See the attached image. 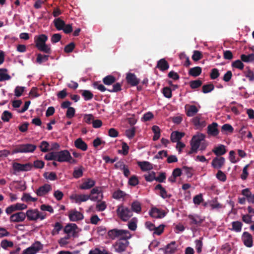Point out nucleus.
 Returning a JSON list of instances; mask_svg holds the SVG:
<instances>
[{
	"label": "nucleus",
	"mask_w": 254,
	"mask_h": 254,
	"mask_svg": "<svg viewBox=\"0 0 254 254\" xmlns=\"http://www.w3.org/2000/svg\"><path fill=\"white\" fill-rule=\"evenodd\" d=\"M75 48V44L71 42L64 47V51L66 53H69L72 52Z\"/></svg>",
	"instance_id": "0e129e2a"
},
{
	"label": "nucleus",
	"mask_w": 254,
	"mask_h": 254,
	"mask_svg": "<svg viewBox=\"0 0 254 254\" xmlns=\"http://www.w3.org/2000/svg\"><path fill=\"white\" fill-rule=\"evenodd\" d=\"M137 219L134 217L132 218L128 223V227L131 231H135L137 228Z\"/></svg>",
	"instance_id": "79ce46f5"
},
{
	"label": "nucleus",
	"mask_w": 254,
	"mask_h": 254,
	"mask_svg": "<svg viewBox=\"0 0 254 254\" xmlns=\"http://www.w3.org/2000/svg\"><path fill=\"white\" fill-rule=\"evenodd\" d=\"M127 194L124 191L118 189L117 190L114 191L112 194V197L114 199L119 200L122 198H124Z\"/></svg>",
	"instance_id": "c85d7f7f"
},
{
	"label": "nucleus",
	"mask_w": 254,
	"mask_h": 254,
	"mask_svg": "<svg viewBox=\"0 0 254 254\" xmlns=\"http://www.w3.org/2000/svg\"><path fill=\"white\" fill-rule=\"evenodd\" d=\"M220 75L219 70L217 68H213L210 72V78L211 79H215L217 78Z\"/></svg>",
	"instance_id": "774afa93"
},
{
	"label": "nucleus",
	"mask_w": 254,
	"mask_h": 254,
	"mask_svg": "<svg viewBox=\"0 0 254 254\" xmlns=\"http://www.w3.org/2000/svg\"><path fill=\"white\" fill-rule=\"evenodd\" d=\"M139 183V181H138V178L137 177V176H135V175H133L129 179V180H128V184L130 185V186H136Z\"/></svg>",
	"instance_id": "4d7b16f0"
},
{
	"label": "nucleus",
	"mask_w": 254,
	"mask_h": 254,
	"mask_svg": "<svg viewBox=\"0 0 254 254\" xmlns=\"http://www.w3.org/2000/svg\"><path fill=\"white\" fill-rule=\"evenodd\" d=\"M202 84V82L199 80H192L190 82V85L191 88L196 89L199 87Z\"/></svg>",
	"instance_id": "3c124183"
},
{
	"label": "nucleus",
	"mask_w": 254,
	"mask_h": 254,
	"mask_svg": "<svg viewBox=\"0 0 254 254\" xmlns=\"http://www.w3.org/2000/svg\"><path fill=\"white\" fill-rule=\"evenodd\" d=\"M82 96L86 101L90 100L93 97V94L89 90H84L82 93Z\"/></svg>",
	"instance_id": "5fc2aeb1"
},
{
	"label": "nucleus",
	"mask_w": 254,
	"mask_h": 254,
	"mask_svg": "<svg viewBox=\"0 0 254 254\" xmlns=\"http://www.w3.org/2000/svg\"><path fill=\"white\" fill-rule=\"evenodd\" d=\"M212 151L217 156H220L227 152L226 147L224 145L219 144L214 147Z\"/></svg>",
	"instance_id": "412c9836"
},
{
	"label": "nucleus",
	"mask_w": 254,
	"mask_h": 254,
	"mask_svg": "<svg viewBox=\"0 0 254 254\" xmlns=\"http://www.w3.org/2000/svg\"><path fill=\"white\" fill-rule=\"evenodd\" d=\"M233 130L232 126L228 124L223 125L221 127V131L224 133H232Z\"/></svg>",
	"instance_id": "58836bf2"
},
{
	"label": "nucleus",
	"mask_w": 254,
	"mask_h": 254,
	"mask_svg": "<svg viewBox=\"0 0 254 254\" xmlns=\"http://www.w3.org/2000/svg\"><path fill=\"white\" fill-rule=\"evenodd\" d=\"M36 147V145L29 143L19 144L13 150V153L33 152Z\"/></svg>",
	"instance_id": "20e7f679"
},
{
	"label": "nucleus",
	"mask_w": 254,
	"mask_h": 254,
	"mask_svg": "<svg viewBox=\"0 0 254 254\" xmlns=\"http://www.w3.org/2000/svg\"><path fill=\"white\" fill-rule=\"evenodd\" d=\"M165 226L163 224L160 225L158 227L155 226L153 234L160 235L164 231Z\"/></svg>",
	"instance_id": "680f3d73"
},
{
	"label": "nucleus",
	"mask_w": 254,
	"mask_h": 254,
	"mask_svg": "<svg viewBox=\"0 0 254 254\" xmlns=\"http://www.w3.org/2000/svg\"><path fill=\"white\" fill-rule=\"evenodd\" d=\"M225 159L223 157H215L211 162V165L214 169H220L225 164Z\"/></svg>",
	"instance_id": "ddd939ff"
},
{
	"label": "nucleus",
	"mask_w": 254,
	"mask_h": 254,
	"mask_svg": "<svg viewBox=\"0 0 254 254\" xmlns=\"http://www.w3.org/2000/svg\"><path fill=\"white\" fill-rule=\"evenodd\" d=\"M21 200L25 202H35L37 200V198L32 197V196H30V195L29 193H24L23 194V196L21 198Z\"/></svg>",
	"instance_id": "de8ad7c7"
},
{
	"label": "nucleus",
	"mask_w": 254,
	"mask_h": 254,
	"mask_svg": "<svg viewBox=\"0 0 254 254\" xmlns=\"http://www.w3.org/2000/svg\"><path fill=\"white\" fill-rule=\"evenodd\" d=\"M155 190H160V195L163 198H170L171 195L168 194L166 190L160 184H158L155 187Z\"/></svg>",
	"instance_id": "bb28decb"
},
{
	"label": "nucleus",
	"mask_w": 254,
	"mask_h": 254,
	"mask_svg": "<svg viewBox=\"0 0 254 254\" xmlns=\"http://www.w3.org/2000/svg\"><path fill=\"white\" fill-rule=\"evenodd\" d=\"M116 212L118 216L124 222L127 221L132 216L131 209L123 205H118Z\"/></svg>",
	"instance_id": "f03ea898"
},
{
	"label": "nucleus",
	"mask_w": 254,
	"mask_h": 254,
	"mask_svg": "<svg viewBox=\"0 0 254 254\" xmlns=\"http://www.w3.org/2000/svg\"><path fill=\"white\" fill-rule=\"evenodd\" d=\"M128 235H130L128 231L118 229H113L108 232V237L112 240L125 237V236H127Z\"/></svg>",
	"instance_id": "39448f33"
},
{
	"label": "nucleus",
	"mask_w": 254,
	"mask_h": 254,
	"mask_svg": "<svg viewBox=\"0 0 254 254\" xmlns=\"http://www.w3.org/2000/svg\"><path fill=\"white\" fill-rule=\"evenodd\" d=\"M43 176L45 179L51 181H55L58 179L56 173L53 172L50 173L46 172L44 174Z\"/></svg>",
	"instance_id": "c03bdc74"
},
{
	"label": "nucleus",
	"mask_w": 254,
	"mask_h": 254,
	"mask_svg": "<svg viewBox=\"0 0 254 254\" xmlns=\"http://www.w3.org/2000/svg\"><path fill=\"white\" fill-rule=\"evenodd\" d=\"M242 239L244 244L247 247L251 248L253 246V241L252 236L248 232H244L243 234Z\"/></svg>",
	"instance_id": "4468645a"
},
{
	"label": "nucleus",
	"mask_w": 254,
	"mask_h": 254,
	"mask_svg": "<svg viewBox=\"0 0 254 254\" xmlns=\"http://www.w3.org/2000/svg\"><path fill=\"white\" fill-rule=\"evenodd\" d=\"M83 167L80 166L78 169H75L73 172V176L76 179L79 178L83 176Z\"/></svg>",
	"instance_id": "a18cd8bd"
},
{
	"label": "nucleus",
	"mask_w": 254,
	"mask_h": 254,
	"mask_svg": "<svg viewBox=\"0 0 254 254\" xmlns=\"http://www.w3.org/2000/svg\"><path fill=\"white\" fill-rule=\"evenodd\" d=\"M185 133L179 131H173L171 134V140L173 142H178L184 136Z\"/></svg>",
	"instance_id": "393cba45"
},
{
	"label": "nucleus",
	"mask_w": 254,
	"mask_h": 254,
	"mask_svg": "<svg viewBox=\"0 0 254 254\" xmlns=\"http://www.w3.org/2000/svg\"><path fill=\"white\" fill-rule=\"evenodd\" d=\"M241 60L245 63L252 62L254 61V54H251L248 55L242 54L241 55Z\"/></svg>",
	"instance_id": "c9c22d12"
},
{
	"label": "nucleus",
	"mask_w": 254,
	"mask_h": 254,
	"mask_svg": "<svg viewBox=\"0 0 254 254\" xmlns=\"http://www.w3.org/2000/svg\"><path fill=\"white\" fill-rule=\"evenodd\" d=\"M126 80L127 82L132 86H136L139 82V79L132 73H128L127 74Z\"/></svg>",
	"instance_id": "dca6fc26"
},
{
	"label": "nucleus",
	"mask_w": 254,
	"mask_h": 254,
	"mask_svg": "<svg viewBox=\"0 0 254 254\" xmlns=\"http://www.w3.org/2000/svg\"><path fill=\"white\" fill-rule=\"evenodd\" d=\"M52 190L51 185L48 184H45L44 185L40 187L36 191V193L38 196H43L48 193Z\"/></svg>",
	"instance_id": "2eb2a0df"
},
{
	"label": "nucleus",
	"mask_w": 254,
	"mask_h": 254,
	"mask_svg": "<svg viewBox=\"0 0 254 254\" xmlns=\"http://www.w3.org/2000/svg\"><path fill=\"white\" fill-rule=\"evenodd\" d=\"M132 211L139 213L141 211V207L140 202L137 201H133L131 204Z\"/></svg>",
	"instance_id": "ea45409f"
},
{
	"label": "nucleus",
	"mask_w": 254,
	"mask_h": 254,
	"mask_svg": "<svg viewBox=\"0 0 254 254\" xmlns=\"http://www.w3.org/2000/svg\"><path fill=\"white\" fill-rule=\"evenodd\" d=\"M107 90L110 92H117L121 90V84L117 82L114 84L112 89H108Z\"/></svg>",
	"instance_id": "bf43d9fd"
},
{
	"label": "nucleus",
	"mask_w": 254,
	"mask_h": 254,
	"mask_svg": "<svg viewBox=\"0 0 254 254\" xmlns=\"http://www.w3.org/2000/svg\"><path fill=\"white\" fill-rule=\"evenodd\" d=\"M49 56L46 55H42L41 54H38L37 55L36 62L39 64H41L42 63L47 61L49 59Z\"/></svg>",
	"instance_id": "37998d69"
},
{
	"label": "nucleus",
	"mask_w": 254,
	"mask_h": 254,
	"mask_svg": "<svg viewBox=\"0 0 254 254\" xmlns=\"http://www.w3.org/2000/svg\"><path fill=\"white\" fill-rule=\"evenodd\" d=\"M38 49L44 53H45L48 54H50L52 53V50L49 45H47L46 44L43 45L42 46H40Z\"/></svg>",
	"instance_id": "864d4df0"
},
{
	"label": "nucleus",
	"mask_w": 254,
	"mask_h": 254,
	"mask_svg": "<svg viewBox=\"0 0 254 254\" xmlns=\"http://www.w3.org/2000/svg\"><path fill=\"white\" fill-rule=\"evenodd\" d=\"M71 158V156L67 150H61L57 152V161L60 162H67L69 159Z\"/></svg>",
	"instance_id": "0eeeda50"
},
{
	"label": "nucleus",
	"mask_w": 254,
	"mask_h": 254,
	"mask_svg": "<svg viewBox=\"0 0 254 254\" xmlns=\"http://www.w3.org/2000/svg\"><path fill=\"white\" fill-rule=\"evenodd\" d=\"M243 224L238 221H234L232 223V230L236 232H239L242 230Z\"/></svg>",
	"instance_id": "e433bc0d"
},
{
	"label": "nucleus",
	"mask_w": 254,
	"mask_h": 254,
	"mask_svg": "<svg viewBox=\"0 0 254 254\" xmlns=\"http://www.w3.org/2000/svg\"><path fill=\"white\" fill-rule=\"evenodd\" d=\"M74 146L82 151H86L88 148L87 144L81 138H78L75 140Z\"/></svg>",
	"instance_id": "5701e85b"
},
{
	"label": "nucleus",
	"mask_w": 254,
	"mask_h": 254,
	"mask_svg": "<svg viewBox=\"0 0 254 254\" xmlns=\"http://www.w3.org/2000/svg\"><path fill=\"white\" fill-rule=\"evenodd\" d=\"M26 218L25 213L22 211L12 214L9 218L10 221L14 223H19L23 222Z\"/></svg>",
	"instance_id": "9d476101"
},
{
	"label": "nucleus",
	"mask_w": 254,
	"mask_h": 254,
	"mask_svg": "<svg viewBox=\"0 0 254 254\" xmlns=\"http://www.w3.org/2000/svg\"><path fill=\"white\" fill-rule=\"evenodd\" d=\"M185 109L188 117H193L198 112L197 107L193 105L187 104L185 105Z\"/></svg>",
	"instance_id": "f3484780"
},
{
	"label": "nucleus",
	"mask_w": 254,
	"mask_h": 254,
	"mask_svg": "<svg viewBox=\"0 0 254 254\" xmlns=\"http://www.w3.org/2000/svg\"><path fill=\"white\" fill-rule=\"evenodd\" d=\"M177 250L176 243L175 241H172L168 244L165 248V253L166 254H174Z\"/></svg>",
	"instance_id": "a878e982"
},
{
	"label": "nucleus",
	"mask_w": 254,
	"mask_h": 254,
	"mask_svg": "<svg viewBox=\"0 0 254 254\" xmlns=\"http://www.w3.org/2000/svg\"><path fill=\"white\" fill-rule=\"evenodd\" d=\"M88 254H112L111 253L106 250L104 248H95L90 251Z\"/></svg>",
	"instance_id": "2f4dec72"
},
{
	"label": "nucleus",
	"mask_w": 254,
	"mask_h": 254,
	"mask_svg": "<svg viewBox=\"0 0 254 254\" xmlns=\"http://www.w3.org/2000/svg\"><path fill=\"white\" fill-rule=\"evenodd\" d=\"M163 94L164 96L167 98H170L172 96V90L170 88L168 87H165L163 88Z\"/></svg>",
	"instance_id": "e2e57ef3"
},
{
	"label": "nucleus",
	"mask_w": 254,
	"mask_h": 254,
	"mask_svg": "<svg viewBox=\"0 0 254 254\" xmlns=\"http://www.w3.org/2000/svg\"><path fill=\"white\" fill-rule=\"evenodd\" d=\"M232 66L233 67L242 70L244 68V64L241 60H237L232 63Z\"/></svg>",
	"instance_id": "603ef678"
},
{
	"label": "nucleus",
	"mask_w": 254,
	"mask_h": 254,
	"mask_svg": "<svg viewBox=\"0 0 254 254\" xmlns=\"http://www.w3.org/2000/svg\"><path fill=\"white\" fill-rule=\"evenodd\" d=\"M191 122L197 129L202 128L206 126V122L202 119L200 115L192 118Z\"/></svg>",
	"instance_id": "1a4fd4ad"
},
{
	"label": "nucleus",
	"mask_w": 254,
	"mask_h": 254,
	"mask_svg": "<svg viewBox=\"0 0 254 254\" xmlns=\"http://www.w3.org/2000/svg\"><path fill=\"white\" fill-rule=\"evenodd\" d=\"M188 217L191 220V223L192 224L197 225L203 222V220L200 219L198 216H194L192 215H189Z\"/></svg>",
	"instance_id": "49530a36"
},
{
	"label": "nucleus",
	"mask_w": 254,
	"mask_h": 254,
	"mask_svg": "<svg viewBox=\"0 0 254 254\" xmlns=\"http://www.w3.org/2000/svg\"><path fill=\"white\" fill-rule=\"evenodd\" d=\"M64 231L65 234H71L73 238L78 237V228L76 224L74 223H70L66 225Z\"/></svg>",
	"instance_id": "423d86ee"
},
{
	"label": "nucleus",
	"mask_w": 254,
	"mask_h": 254,
	"mask_svg": "<svg viewBox=\"0 0 254 254\" xmlns=\"http://www.w3.org/2000/svg\"><path fill=\"white\" fill-rule=\"evenodd\" d=\"M95 184V181L91 178H88L82 183L79 186V189L81 190H89L93 188Z\"/></svg>",
	"instance_id": "aec40b11"
},
{
	"label": "nucleus",
	"mask_w": 254,
	"mask_h": 254,
	"mask_svg": "<svg viewBox=\"0 0 254 254\" xmlns=\"http://www.w3.org/2000/svg\"><path fill=\"white\" fill-rule=\"evenodd\" d=\"M135 132V127H132L131 128L128 129L126 131V134L129 138H132L134 137Z\"/></svg>",
	"instance_id": "338daca9"
},
{
	"label": "nucleus",
	"mask_w": 254,
	"mask_h": 254,
	"mask_svg": "<svg viewBox=\"0 0 254 254\" xmlns=\"http://www.w3.org/2000/svg\"><path fill=\"white\" fill-rule=\"evenodd\" d=\"M152 130L154 133L153 140L156 141L160 137V129L159 127L157 126H153L152 127Z\"/></svg>",
	"instance_id": "473e14b6"
},
{
	"label": "nucleus",
	"mask_w": 254,
	"mask_h": 254,
	"mask_svg": "<svg viewBox=\"0 0 254 254\" xmlns=\"http://www.w3.org/2000/svg\"><path fill=\"white\" fill-rule=\"evenodd\" d=\"M24 87L19 86H16L14 90L15 95L18 97H20L22 94V93L24 91Z\"/></svg>",
	"instance_id": "69168bd1"
},
{
	"label": "nucleus",
	"mask_w": 254,
	"mask_h": 254,
	"mask_svg": "<svg viewBox=\"0 0 254 254\" xmlns=\"http://www.w3.org/2000/svg\"><path fill=\"white\" fill-rule=\"evenodd\" d=\"M131 235H128L127 236H125V237L120 238L113 245L112 247L114 248L115 251L118 253H121L126 251L127 248L129 245L128 239L130 238Z\"/></svg>",
	"instance_id": "f257e3e1"
},
{
	"label": "nucleus",
	"mask_w": 254,
	"mask_h": 254,
	"mask_svg": "<svg viewBox=\"0 0 254 254\" xmlns=\"http://www.w3.org/2000/svg\"><path fill=\"white\" fill-rule=\"evenodd\" d=\"M12 117V115L10 112L4 111L1 115V119L4 122H8Z\"/></svg>",
	"instance_id": "a19ab883"
},
{
	"label": "nucleus",
	"mask_w": 254,
	"mask_h": 254,
	"mask_svg": "<svg viewBox=\"0 0 254 254\" xmlns=\"http://www.w3.org/2000/svg\"><path fill=\"white\" fill-rule=\"evenodd\" d=\"M202 72V69L199 66H195L190 69L189 74L193 77L199 76Z\"/></svg>",
	"instance_id": "cd10ccee"
},
{
	"label": "nucleus",
	"mask_w": 254,
	"mask_h": 254,
	"mask_svg": "<svg viewBox=\"0 0 254 254\" xmlns=\"http://www.w3.org/2000/svg\"><path fill=\"white\" fill-rule=\"evenodd\" d=\"M0 245L3 249H6L8 247H12L13 243L11 241H9L7 240H3L1 241Z\"/></svg>",
	"instance_id": "6e6d98bb"
},
{
	"label": "nucleus",
	"mask_w": 254,
	"mask_h": 254,
	"mask_svg": "<svg viewBox=\"0 0 254 254\" xmlns=\"http://www.w3.org/2000/svg\"><path fill=\"white\" fill-rule=\"evenodd\" d=\"M70 198L74 199L76 203L80 204L81 202L86 201L89 199L90 195L74 194L71 195Z\"/></svg>",
	"instance_id": "6ab92c4d"
},
{
	"label": "nucleus",
	"mask_w": 254,
	"mask_h": 254,
	"mask_svg": "<svg viewBox=\"0 0 254 254\" xmlns=\"http://www.w3.org/2000/svg\"><path fill=\"white\" fill-rule=\"evenodd\" d=\"M116 78L113 75H108L103 79V83L107 85H110L116 81Z\"/></svg>",
	"instance_id": "72a5a7b5"
},
{
	"label": "nucleus",
	"mask_w": 254,
	"mask_h": 254,
	"mask_svg": "<svg viewBox=\"0 0 254 254\" xmlns=\"http://www.w3.org/2000/svg\"><path fill=\"white\" fill-rule=\"evenodd\" d=\"M218 126V124L215 122L209 125L207 127V133L213 136H217L219 132Z\"/></svg>",
	"instance_id": "a211bd4d"
},
{
	"label": "nucleus",
	"mask_w": 254,
	"mask_h": 254,
	"mask_svg": "<svg viewBox=\"0 0 254 254\" xmlns=\"http://www.w3.org/2000/svg\"><path fill=\"white\" fill-rule=\"evenodd\" d=\"M48 37L45 34L40 35L37 38H35V46L38 49L46 44Z\"/></svg>",
	"instance_id": "4be33fe9"
},
{
	"label": "nucleus",
	"mask_w": 254,
	"mask_h": 254,
	"mask_svg": "<svg viewBox=\"0 0 254 254\" xmlns=\"http://www.w3.org/2000/svg\"><path fill=\"white\" fill-rule=\"evenodd\" d=\"M69 219L71 221H77L83 219L82 213L77 211L76 209L71 210L69 211Z\"/></svg>",
	"instance_id": "9b49d317"
},
{
	"label": "nucleus",
	"mask_w": 254,
	"mask_h": 254,
	"mask_svg": "<svg viewBox=\"0 0 254 254\" xmlns=\"http://www.w3.org/2000/svg\"><path fill=\"white\" fill-rule=\"evenodd\" d=\"M214 89V86L212 83L204 84L202 86V91L203 93H208Z\"/></svg>",
	"instance_id": "4c0bfd02"
},
{
	"label": "nucleus",
	"mask_w": 254,
	"mask_h": 254,
	"mask_svg": "<svg viewBox=\"0 0 254 254\" xmlns=\"http://www.w3.org/2000/svg\"><path fill=\"white\" fill-rule=\"evenodd\" d=\"M166 212L156 207L152 208L149 211V215L154 218H162L166 215Z\"/></svg>",
	"instance_id": "f8f14e48"
},
{
	"label": "nucleus",
	"mask_w": 254,
	"mask_h": 254,
	"mask_svg": "<svg viewBox=\"0 0 254 254\" xmlns=\"http://www.w3.org/2000/svg\"><path fill=\"white\" fill-rule=\"evenodd\" d=\"M122 152L119 150V153H123L124 155H127L128 153L129 147L127 143L123 142L122 144Z\"/></svg>",
	"instance_id": "13d9d810"
},
{
	"label": "nucleus",
	"mask_w": 254,
	"mask_h": 254,
	"mask_svg": "<svg viewBox=\"0 0 254 254\" xmlns=\"http://www.w3.org/2000/svg\"><path fill=\"white\" fill-rule=\"evenodd\" d=\"M32 168V164L30 163L25 164L14 162L13 163V170L17 172L28 171Z\"/></svg>",
	"instance_id": "6e6552de"
},
{
	"label": "nucleus",
	"mask_w": 254,
	"mask_h": 254,
	"mask_svg": "<svg viewBox=\"0 0 254 254\" xmlns=\"http://www.w3.org/2000/svg\"><path fill=\"white\" fill-rule=\"evenodd\" d=\"M26 217L29 221H37L38 219L44 220L46 217V213L40 212L37 209H29L25 213Z\"/></svg>",
	"instance_id": "7ed1b4c3"
},
{
	"label": "nucleus",
	"mask_w": 254,
	"mask_h": 254,
	"mask_svg": "<svg viewBox=\"0 0 254 254\" xmlns=\"http://www.w3.org/2000/svg\"><path fill=\"white\" fill-rule=\"evenodd\" d=\"M201 53L198 51H194L192 56V59L194 61H198L202 58Z\"/></svg>",
	"instance_id": "052dcab7"
},
{
	"label": "nucleus",
	"mask_w": 254,
	"mask_h": 254,
	"mask_svg": "<svg viewBox=\"0 0 254 254\" xmlns=\"http://www.w3.org/2000/svg\"><path fill=\"white\" fill-rule=\"evenodd\" d=\"M7 69L6 68H0V81H3L5 80H8L10 79L11 76L6 73L7 72Z\"/></svg>",
	"instance_id": "7c9ffc66"
},
{
	"label": "nucleus",
	"mask_w": 254,
	"mask_h": 254,
	"mask_svg": "<svg viewBox=\"0 0 254 254\" xmlns=\"http://www.w3.org/2000/svg\"><path fill=\"white\" fill-rule=\"evenodd\" d=\"M45 159L47 160L57 161V152H51L45 155Z\"/></svg>",
	"instance_id": "09e8293b"
},
{
	"label": "nucleus",
	"mask_w": 254,
	"mask_h": 254,
	"mask_svg": "<svg viewBox=\"0 0 254 254\" xmlns=\"http://www.w3.org/2000/svg\"><path fill=\"white\" fill-rule=\"evenodd\" d=\"M55 26L58 30H63L65 26V22L60 18L55 19L54 21Z\"/></svg>",
	"instance_id": "f704fd0d"
},
{
	"label": "nucleus",
	"mask_w": 254,
	"mask_h": 254,
	"mask_svg": "<svg viewBox=\"0 0 254 254\" xmlns=\"http://www.w3.org/2000/svg\"><path fill=\"white\" fill-rule=\"evenodd\" d=\"M156 67L160 70L164 71L167 70L169 67V64L165 59H161L157 62Z\"/></svg>",
	"instance_id": "b1692460"
},
{
	"label": "nucleus",
	"mask_w": 254,
	"mask_h": 254,
	"mask_svg": "<svg viewBox=\"0 0 254 254\" xmlns=\"http://www.w3.org/2000/svg\"><path fill=\"white\" fill-rule=\"evenodd\" d=\"M49 144L46 141H42L41 142L40 145L39 146L40 150L43 152H48L49 150Z\"/></svg>",
	"instance_id": "8fccbe9b"
},
{
	"label": "nucleus",
	"mask_w": 254,
	"mask_h": 254,
	"mask_svg": "<svg viewBox=\"0 0 254 254\" xmlns=\"http://www.w3.org/2000/svg\"><path fill=\"white\" fill-rule=\"evenodd\" d=\"M138 165L143 171L150 170L153 168L152 164L147 161L139 162Z\"/></svg>",
	"instance_id": "c756f323"
}]
</instances>
